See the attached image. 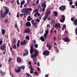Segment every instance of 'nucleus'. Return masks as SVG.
<instances>
[{"label":"nucleus","mask_w":77,"mask_h":77,"mask_svg":"<svg viewBox=\"0 0 77 77\" xmlns=\"http://www.w3.org/2000/svg\"><path fill=\"white\" fill-rule=\"evenodd\" d=\"M5 13H4L2 11V10H1L0 11V14L1 15V17H5L6 16V15L9 13V8H6L5 7Z\"/></svg>","instance_id":"obj_1"},{"label":"nucleus","mask_w":77,"mask_h":77,"mask_svg":"<svg viewBox=\"0 0 77 77\" xmlns=\"http://www.w3.org/2000/svg\"><path fill=\"white\" fill-rule=\"evenodd\" d=\"M34 54L32 55L31 56L32 57V60L33 62L35 61V59L34 57H36L37 56H38V52H39V51L37 50L36 49H34Z\"/></svg>","instance_id":"obj_2"},{"label":"nucleus","mask_w":77,"mask_h":77,"mask_svg":"<svg viewBox=\"0 0 77 77\" xmlns=\"http://www.w3.org/2000/svg\"><path fill=\"white\" fill-rule=\"evenodd\" d=\"M51 11L50 10H48V9H47L46 10V12L45 13V14L46 15L43 18V20L44 21H45L48 18V16L49 15L51 14Z\"/></svg>","instance_id":"obj_3"},{"label":"nucleus","mask_w":77,"mask_h":77,"mask_svg":"<svg viewBox=\"0 0 77 77\" xmlns=\"http://www.w3.org/2000/svg\"><path fill=\"white\" fill-rule=\"evenodd\" d=\"M32 11V8H27L23 9L22 10V11L24 13H25V14H28L29 12V11Z\"/></svg>","instance_id":"obj_4"},{"label":"nucleus","mask_w":77,"mask_h":77,"mask_svg":"<svg viewBox=\"0 0 77 77\" xmlns=\"http://www.w3.org/2000/svg\"><path fill=\"white\" fill-rule=\"evenodd\" d=\"M43 54L44 55V56H49L50 54V52L48 50L45 51L43 53Z\"/></svg>","instance_id":"obj_5"},{"label":"nucleus","mask_w":77,"mask_h":77,"mask_svg":"<svg viewBox=\"0 0 77 77\" xmlns=\"http://www.w3.org/2000/svg\"><path fill=\"white\" fill-rule=\"evenodd\" d=\"M59 9L61 11H65V10L66 9V7L65 5H62L60 6V7L59 8Z\"/></svg>","instance_id":"obj_6"},{"label":"nucleus","mask_w":77,"mask_h":77,"mask_svg":"<svg viewBox=\"0 0 77 77\" xmlns=\"http://www.w3.org/2000/svg\"><path fill=\"white\" fill-rule=\"evenodd\" d=\"M30 54H33V52L34 53V50L33 51V45H32L30 47Z\"/></svg>","instance_id":"obj_7"},{"label":"nucleus","mask_w":77,"mask_h":77,"mask_svg":"<svg viewBox=\"0 0 77 77\" xmlns=\"http://www.w3.org/2000/svg\"><path fill=\"white\" fill-rule=\"evenodd\" d=\"M47 47L48 48L49 50H51V48L53 47L51 44L48 43H47Z\"/></svg>","instance_id":"obj_8"},{"label":"nucleus","mask_w":77,"mask_h":77,"mask_svg":"<svg viewBox=\"0 0 77 77\" xmlns=\"http://www.w3.org/2000/svg\"><path fill=\"white\" fill-rule=\"evenodd\" d=\"M24 32L25 33H28L30 32V29H29L27 28L25 29Z\"/></svg>","instance_id":"obj_9"},{"label":"nucleus","mask_w":77,"mask_h":77,"mask_svg":"<svg viewBox=\"0 0 77 77\" xmlns=\"http://www.w3.org/2000/svg\"><path fill=\"white\" fill-rule=\"evenodd\" d=\"M65 17L64 15H62V19L60 20V21L61 23H63L65 21Z\"/></svg>","instance_id":"obj_10"},{"label":"nucleus","mask_w":77,"mask_h":77,"mask_svg":"<svg viewBox=\"0 0 77 77\" xmlns=\"http://www.w3.org/2000/svg\"><path fill=\"white\" fill-rule=\"evenodd\" d=\"M64 41L65 42H69L70 40H69V38H68V37H66L64 38Z\"/></svg>","instance_id":"obj_11"},{"label":"nucleus","mask_w":77,"mask_h":77,"mask_svg":"<svg viewBox=\"0 0 77 77\" xmlns=\"http://www.w3.org/2000/svg\"><path fill=\"white\" fill-rule=\"evenodd\" d=\"M55 27L56 28H59L60 29V23H57L55 24Z\"/></svg>","instance_id":"obj_12"},{"label":"nucleus","mask_w":77,"mask_h":77,"mask_svg":"<svg viewBox=\"0 0 77 77\" xmlns=\"http://www.w3.org/2000/svg\"><path fill=\"white\" fill-rule=\"evenodd\" d=\"M46 3V2L44 1V3L41 4L42 7V8H46V5H45Z\"/></svg>","instance_id":"obj_13"},{"label":"nucleus","mask_w":77,"mask_h":77,"mask_svg":"<svg viewBox=\"0 0 77 77\" xmlns=\"http://www.w3.org/2000/svg\"><path fill=\"white\" fill-rule=\"evenodd\" d=\"M6 45L5 44L3 46H2L1 47V49L2 50H5V48H6Z\"/></svg>","instance_id":"obj_14"},{"label":"nucleus","mask_w":77,"mask_h":77,"mask_svg":"<svg viewBox=\"0 0 77 77\" xmlns=\"http://www.w3.org/2000/svg\"><path fill=\"white\" fill-rule=\"evenodd\" d=\"M24 3H25V1H22L20 3V8H22V7L23 6V5H24Z\"/></svg>","instance_id":"obj_15"},{"label":"nucleus","mask_w":77,"mask_h":77,"mask_svg":"<svg viewBox=\"0 0 77 77\" xmlns=\"http://www.w3.org/2000/svg\"><path fill=\"white\" fill-rule=\"evenodd\" d=\"M26 26L27 27H30L31 26V24L29 22H27L26 23Z\"/></svg>","instance_id":"obj_16"},{"label":"nucleus","mask_w":77,"mask_h":77,"mask_svg":"<svg viewBox=\"0 0 77 77\" xmlns=\"http://www.w3.org/2000/svg\"><path fill=\"white\" fill-rule=\"evenodd\" d=\"M38 23H32V24L33 25V26H34V27L35 28H37L38 27V26H37V24Z\"/></svg>","instance_id":"obj_17"},{"label":"nucleus","mask_w":77,"mask_h":77,"mask_svg":"<svg viewBox=\"0 0 77 77\" xmlns=\"http://www.w3.org/2000/svg\"><path fill=\"white\" fill-rule=\"evenodd\" d=\"M28 54H29V52L28 51V50H26V53L23 54V55L24 56H26Z\"/></svg>","instance_id":"obj_18"},{"label":"nucleus","mask_w":77,"mask_h":77,"mask_svg":"<svg viewBox=\"0 0 77 77\" xmlns=\"http://www.w3.org/2000/svg\"><path fill=\"white\" fill-rule=\"evenodd\" d=\"M17 62L19 63H21V59L20 58H18L17 59Z\"/></svg>","instance_id":"obj_19"},{"label":"nucleus","mask_w":77,"mask_h":77,"mask_svg":"<svg viewBox=\"0 0 77 77\" xmlns=\"http://www.w3.org/2000/svg\"><path fill=\"white\" fill-rule=\"evenodd\" d=\"M32 19L30 17V16H29L28 17L27 19V21H30L31 20H32Z\"/></svg>","instance_id":"obj_20"},{"label":"nucleus","mask_w":77,"mask_h":77,"mask_svg":"<svg viewBox=\"0 0 77 77\" xmlns=\"http://www.w3.org/2000/svg\"><path fill=\"white\" fill-rule=\"evenodd\" d=\"M73 24L75 26H77V19H76L74 21Z\"/></svg>","instance_id":"obj_21"},{"label":"nucleus","mask_w":77,"mask_h":77,"mask_svg":"<svg viewBox=\"0 0 77 77\" xmlns=\"http://www.w3.org/2000/svg\"><path fill=\"white\" fill-rule=\"evenodd\" d=\"M54 16L56 17V16H57V15L58 13H57V11H54Z\"/></svg>","instance_id":"obj_22"},{"label":"nucleus","mask_w":77,"mask_h":77,"mask_svg":"<svg viewBox=\"0 0 77 77\" xmlns=\"http://www.w3.org/2000/svg\"><path fill=\"white\" fill-rule=\"evenodd\" d=\"M20 40H19L18 41V42L17 43V47H20Z\"/></svg>","instance_id":"obj_23"},{"label":"nucleus","mask_w":77,"mask_h":77,"mask_svg":"<svg viewBox=\"0 0 77 77\" xmlns=\"http://www.w3.org/2000/svg\"><path fill=\"white\" fill-rule=\"evenodd\" d=\"M11 46H12L13 49H15L17 47V45H16V44H15L14 45H12Z\"/></svg>","instance_id":"obj_24"},{"label":"nucleus","mask_w":77,"mask_h":77,"mask_svg":"<svg viewBox=\"0 0 77 77\" xmlns=\"http://www.w3.org/2000/svg\"><path fill=\"white\" fill-rule=\"evenodd\" d=\"M40 39L41 41H42L43 42H44V41H45V39H44V37L42 36L40 38Z\"/></svg>","instance_id":"obj_25"},{"label":"nucleus","mask_w":77,"mask_h":77,"mask_svg":"<svg viewBox=\"0 0 77 77\" xmlns=\"http://www.w3.org/2000/svg\"><path fill=\"white\" fill-rule=\"evenodd\" d=\"M4 22L5 23L7 24V23L8 22V18L4 20Z\"/></svg>","instance_id":"obj_26"},{"label":"nucleus","mask_w":77,"mask_h":77,"mask_svg":"<svg viewBox=\"0 0 77 77\" xmlns=\"http://www.w3.org/2000/svg\"><path fill=\"white\" fill-rule=\"evenodd\" d=\"M29 68H30V70L31 71H33V68H32V66H29Z\"/></svg>","instance_id":"obj_27"},{"label":"nucleus","mask_w":77,"mask_h":77,"mask_svg":"<svg viewBox=\"0 0 77 77\" xmlns=\"http://www.w3.org/2000/svg\"><path fill=\"white\" fill-rule=\"evenodd\" d=\"M25 39L27 40H29L30 39V37L29 35H27L26 36Z\"/></svg>","instance_id":"obj_28"},{"label":"nucleus","mask_w":77,"mask_h":77,"mask_svg":"<svg viewBox=\"0 0 77 77\" xmlns=\"http://www.w3.org/2000/svg\"><path fill=\"white\" fill-rule=\"evenodd\" d=\"M55 23V22L54 21V20H52L51 22V24H53L54 25V24Z\"/></svg>","instance_id":"obj_29"},{"label":"nucleus","mask_w":77,"mask_h":77,"mask_svg":"<svg viewBox=\"0 0 77 77\" xmlns=\"http://www.w3.org/2000/svg\"><path fill=\"white\" fill-rule=\"evenodd\" d=\"M5 33V30L4 29H2V34L4 35Z\"/></svg>","instance_id":"obj_30"},{"label":"nucleus","mask_w":77,"mask_h":77,"mask_svg":"<svg viewBox=\"0 0 77 77\" xmlns=\"http://www.w3.org/2000/svg\"><path fill=\"white\" fill-rule=\"evenodd\" d=\"M15 28H17L18 27V25L17 24V21H16L15 24L14 25Z\"/></svg>","instance_id":"obj_31"},{"label":"nucleus","mask_w":77,"mask_h":77,"mask_svg":"<svg viewBox=\"0 0 77 77\" xmlns=\"http://www.w3.org/2000/svg\"><path fill=\"white\" fill-rule=\"evenodd\" d=\"M38 14H39V12H36L34 14V17H37V15H38Z\"/></svg>","instance_id":"obj_32"},{"label":"nucleus","mask_w":77,"mask_h":77,"mask_svg":"<svg viewBox=\"0 0 77 77\" xmlns=\"http://www.w3.org/2000/svg\"><path fill=\"white\" fill-rule=\"evenodd\" d=\"M20 67L22 69H24V68H25V66H21Z\"/></svg>","instance_id":"obj_33"},{"label":"nucleus","mask_w":77,"mask_h":77,"mask_svg":"<svg viewBox=\"0 0 77 77\" xmlns=\"http://www.w3.org/2000/svg\"><path fill=\"white\" fill-rule=\"evenodd\" d=\"M54 32H53V29H51V31H50V34H53V33Z\"/></svg>","instance_id":"obj_34"},{"label":"nucleus","mask_w":77,"mask_h":77,"mask_svg":"<svg viewBox=\"0 0 77 77\" xmlns=\"http://www.w3.org/2000/svg\"><path fill=\"white\" fill-rule=\"evenodd\" d=\"M15 72H17V73L19 72H20V71H21L19 69H15Z\"/></svg>","instance_id":"obj_35"},{"label":"nucleus","mask_w":77,"mask_h":77,"mask_svg":"<svg viewBox=\"0 0 77 77\" xmlns=\"http://www.w3.org/2000/svg\"><path fill=\"white\" fill-rule=\"evenodd\" d=\"M23 43L24 45H26V40H24V41L23 42Z\"/></svg>","instance_id":"obj_36"},{"label":"nucleus","mask_w":77,"mask_h":77,"mask_svg":"<svg viewBox=\"0 0 77 77\" xmlns=\"http://www.w3.org/2000/svg\"><path fill=\"white\" fill-rule=\"evenodd\" d=\"M72 3H73V2L72 1H70L69 2V4L70 5H72Z\"/></svg>","instance_id":"obj_37"},{"label":"nucleus","mask_w":77,"mask_h":77,"mask_svg":"<svg viewBox=\"0 0 77 77\" xmlns=\"http://www.w3.org/2000/svg\"><path fill=\"white\" fill-rule=\"evenodd\" d=\"M38 44H36L35 45H34V46L35 47V48H38Z\"/></svg>","instance_id":"obj_38"},{"label":"nucleus","mask_w":77,"mask_h":77,"mask_svg":"<svg viewBox=\"0 0 77 77\" xmlns=\"http://www.w3.org/2000/svg\"><path fill=\"white\" fill-rule=\"evenodd\" d=\"M47 34H44V37L46 39L47 38Z\"/></svg>","instance_id":"obj_39"},{"label":"nucleus","mask_w":77,"mask_h":77,"mask_svg":"<svg viewBox=\"0 0 77 77\" xmlns=\"http://www.w3.org/2000/svg\"><path fill=\"white\" fill-rule=\"evenodd\" d=\"M19 15H20V13H18L17 14V18H19V17H19Z\"/></svg>","instance_id":"obj_40"},{"label":"nucleus","mask_w":77,"mask_h":77,"mask_svg":"<svg viewBox=\"0 0 77 77\" xmlns=\"http://www.w3.org/2000/svg\"><path fill=\"white\" fill-rule=\"evenodd\" d=\"M48 30H47L45 32V34L47 35H48Z\"/></svg>","instance_id":"obj_41"},{"label":"nucleus","mask_w":77,"mask_h":77,"mask_svg":"<svg viewBox=\"0 0 77 77\" xmlns=\"http://www.w3.org/2000/svg\"><path fill=\"white\" fill-rule=\"evenodd\" d=\"M16 2L17 5H20V3H19V1H18V0H17Z\"/></svg>","instance_id":"obj_42"},{"label":"nucleus","mask_w":77,"mask_h":77,"mask_svg":"<svg viewBox=\"0 0 77 77\" xmlns=\"http://www.w3.org/2000/svg\"><path fill=\"white\" fill-rule=\"evenodd\" d=\"M36 21L37 22H38V23H39V22H40V20L38 19H37L36 20Z\"/></svg>","instance_id":"obj_43"},{"label":"nucleus","mask_w":77,"mask_h":77,"mask_svg":"<svg viewBox=\"0 0 77 77\" xmlns=\"http://www.w3.org/2000/svg\"><path fill=\"white\" fill-rule=\"evenodd\" d=\"M15 41H16V39L15 38H13V42H15Z\"/></svg>","instance_id":"obj_44"},{"label":"nucleus","mask_w":77,"mask_h":77,"mask_svg":"<svg viewBox=\"0 0 77 77\" xmlns=\"http://www.w3.org/2000/svg\"><path fill=\"white\" fill-rule=\"evenodd\" d=\"M75 33H76V35H77V28H76V29L75 30Z\"/></svg>","instance_id":"obj_45"},{"label":"nucleus","mask_w":77,"mask_h":77,"mask_svg":"<svg viewBox=\"0 0 77 77\" xmlns=\"http://www.w3.org/2000/svg\"><path fill=\"white\" fill-rule=\"evenodd\" d=\"M11 58L10 57L9 58V59L8 60V62H10L11 61Z\"/></svg>","instance_id":"obj_46"},{"label":"nucleus","mask_w":77,"mask_h":77,"mask_svg":"<svg viewBox=\"0 0 77 77\" xmlns=\"http://www.w3.org/2000/svg\"><path fill=\"white\" fill-rule=\"evenodd\" d=\"M20 45H24L23 43V42H21L20 43Z\"/></svg>","instance_id":"obj_47"},{"label":"nucleus","mask_w":77,"mask_h":77,"mask_svg":"<svg viewBox=\"0 0 77 77\" xmlns=\"http://www.w3.org/2000/svg\"><path fill=\"white\" fill-rule=\"evenodd\" d=\"M56 37L55 36H54V41H56Z\"/></svg>","instance_id":"obj_48"},{"label":"nucleus","mask_w":77,"mask_h":77,"mask_svg":"<svg viewBox=\"0 0 77 77\" xmlns=\"http://www.w3.org/2000/svg\"><path fill=\"white\" fill-rule=\"evenodd\" d=\"M3 43V41L1 40L0 41V45H2V44Z\"/></svg>","instance_id":"obj_49"},{"label":"nucleus","mask_w":77,"mask_h":77,"mask_svg":"<svg viewBox=\"0 0 77 77\" xmlns=\"http://www.w3.org/2000/svg\"><path fill=\"white\" fill-rule=\"evenodd\" d=\"M45 8L44 7L42 9V12H44V11H45Z\"/></svg>","instance_id":"obj_50"},{"label":"nucleus","mask_w":77,"mask_h":77,"mask_svg":"<svg viewBox=\"0 0 77 77\" xmlns=\"http://www.w3.org/2000/svg\"><path fill=\"white\" fill-rule=\"evenodd\" d=\"M63 27L64 29H65V28H66V25L65 24H64L63 25Z\"/></svg>","instance_id":"obj_51"},{"label":"nucleus","mask_w":77,"mask_h":77,"mask_svg":"<svg viewBox=\"0 0 77 77\" xmlns=\"http://www.w3.org/2000/svg\"><path fill=\"white\" fill-rule=\"evenodd\" d=\"M41 5H39L38 6V9H40V8H41Z\"/></svg>","instance_id":"obj_52"},{"label":"nucleus","mask_w":77,"mask_h":77,"mask_svg":"<svg viewBox=\"0 0 77 77\" xmlns=\"http://www.w3.org/2000/svg\"><path fill=\"white\" fill-rule=\"evenodd\" d=\"M34 74L35 75H38V72H34Z\"/></svg>","instance_id":"obj_53"},{"label":"nucleus","mask_w":77,"mask_h":77,"mask_svg":"<svg viewBox=\"0 0 77 77\" xmlns=\"http://www.w3.org/2000/svg\"><path fill=\"white\" fill-rule=\"evenodd\" d=\"M65 33H66V34H67V33H68V31H67V30H66L65 31Z\"/></svg>","instance_id":"obj_54"},{"label":"nucleus","mask_w":77,"mask_h":77,"mask_svg":"<svg viewBox=\"0 0 77 77\" xmlns=\"http://www.w3.org/2000/svg\"><path fill=\"white\" fill-rule=\"evenodd\" d=\"M30 74H33V71L30 70Z\"/></svg>","instance_id":"obj_55"},{"label":"nucleus","mask_w":77,"mask_h":77,"mask_svg":"<svg viewBox=\"0 0 77 77\" xmlns=\"http://www.w3.org/2000/svg\"><path fill=\"white\" fill-rule=\"evenodd\" d=\"M34 21H35V20H32V21L31 22H32V24H33V23H34Z\"/></svg>","instance_id":"obj_56"},{"label":"nucleus","mask_w":77,"mask_h":77,"mask_svg":"<svg viewBox=\"0 0 77 77\" xmlns=\"http://www.w3.org/2000/svg\"><path fill=\"white\" fill-rule=\"evenodd\" d=\"M75 6L76 7V8H77V2H75Z\"/></svg>","instance_id":"obj_57"},{"label":"nucleus","mask_w":77,"mask_h":77,"mask_svg":"<svg viewBox=\"0 0 77 77\" xmlns=\"http://www.w3.org/2000/svg\"><path fill=\"white\" fill-rule=\"evenodd\" d=\"M74 18H71V21H74Z\"/></svg>","instance_id":"obj_58"},{"label":"nucleus","mask_w":77,"mask_h":77,"mask_svg":"<svg viewBox=\"0 0 77 77\" xmlns=\"http://www.w3.org/2000/svg\"><path fill=\"white\" fill-rule=\"evenodd\" d=\"M75 7V5H72V8H74Z\"/></svg>","instance_id":"obj_59"},{"label":"nucleus","mask_w":77,"mask_h":77,"mask_svg":"<svg viewBox=\"0 0 77 77\" xmlns=\"http://www.w3.org/2000/svg\"><path fill=\"white\" fill-rule=\"evenodd\" d=\"M37 69H38V71H40V69H39V67H38L37 68Z\"/></svg>","instance_id":"obj_60"},{"label":"nucleus","mask_w":77,"mask_h":77,"mask_svg":"<svg viewBox=\"0 0 77 77\" xmlns=\"http://www.w3.org/2000/svg\"><path fill=\"white\" fill-rule=\"evenodd\" d=\"M47 27H49V28H50V25H47Z\"/></svg>","instance_id":"obj_61"},{"label":"nucleus","mask_w":77,"mask_h":77,"mask_svg":"<svg viewBox=\"0 0 77 77\" xmlns=\"http://www.w3.org/2000/svg\"><path fill=\"white\" fill-rule=\"evenodd\" d=\"M10 50L12 51V47L11 46L10 47Z\"/></svg>","instance_id":"obj_62"},{"label":"nucleus","mask_w":77,"mask_h":77,"mask_svg":"<svg viewBox=\"0 0 77 77\" xmlns=\"http://www.w3.org/2000/svg\"><path fill=\"white\" fill-rule=\"evenodd\" d=\"M50 17L49 16V18H48L47 19V20H50Z\"/></svg>","instance_id":"obj_63"},{"label":"nucleus","mask_w":77,"mask_h":77,"mask_svg":"<svg viewBox=\"0 0 77 77\" xmlns=\"http://www.w3.org/2000/svg\"><path fill=\"white\" fill-rule=\"evenodd\" d=\"M48 74H46L45 75V77H48Z\"/></svg>","instance_id":"obj_64"}]
</instances>
